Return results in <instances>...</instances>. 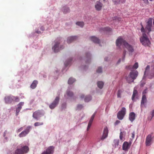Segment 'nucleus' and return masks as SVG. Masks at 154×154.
I'll use <instances>...</instances> for the list:
<instances>
[{"instance_id": "nucleus-41", "label": "nucleus", "mask_w": 154, "mask_h": 154, "mask_svg": "<svg viewBox=\"0 0 154 154\" xmlns=\"http://www.w3.org/2000/svg\"><path fill=\"white\" fill-rule=\"evenodd\" d=\"M52 22V20L51 18L49 19L47 21V23L48 25L51 24Z\"/></svg>"}, {"instance_id": "nucleus-28", "label": "nucleus", "mask_w": 154, "mask_h": 154, "mask_svg": "<svg viewBox=\"0 0 154 154\" xmlns=\"http://www.w3.org/2000/svg\"><path fill=\"white\" fill-rule=\"evenodd\" d=\"M146 98L145 95H143L142 100L141 101V104H143L145 103L146 102Z\"/></svg>"}, {"instance_id": "nucleus-49", "label": "nucleus", "mask_w": 154, "mask_h": 154, "mask_svg": "<svg viewBox=\"0 0 154 154\" xmlns=\"http://www.w3.org/2000/svg\"><path fill=\"white\" fill-rule=\"evenodd\" d=\"M23 129V127H21V128H20L19 129L17 130V132H19L20 131H22Z\"/></svg>"}, {"instance_id": "nucleus-55", "label": "nucleus", "mask_w": 154, "mask_h": 154, "mask_svg": "<svg viewBox=\"0 0 154 154\" xmlns=\"http://www.w3.org/2000/svg\"><path fill=\"white\" fill-rule=\"evenodd\" d=\"M35 32L36 33L38 34H39L41 33V32L40 31L38 30H35Z\"/></svg>"}, {"instance_id": "nucleus-48", "label": "nucleus", "mask_w": 154, "mask_h": 154, "mask_svg": "<svg viewBox=\"0 0 154 154\" xmlns=\"http://www.w3.org/2000/svg\"><path fill=\"white\" fill-rule=\"evenodd\" d=\"M151 74L152 77H150L149 76V78L150 79H152L153 77L154 76V72L153 73H151Z\"/></svg>"}, {"instance_id": "nucleus-21", "label": "nucleus", "mask_w": 154, "mask_h": 154, "mask_svg": "<svg viewBox=\"0 0 154 154\" xmlns=\"http://www.w3.org/2000/svg\"><path fill=\"white\" fill-rule=\"evenodd\" d=\"M73 58L70 57L66 60L64 62V64L65 66H69L72 63Z\"/></svg>"}, {"instance_id": "nucleus-51", "label": "nucleus", "mask_w": 154, "mask_h": 154, "mask_svg": "<svg viewBox=\"0 0 154 154\" xmlns=\"http://www.w3.org/2000/svg\"><path fill=\"white\" fill-rule=\"evenodd\" d=\"M150 1H152L153 0H149ZM143 1L145 3H148V0H143Z\"/></svg>"}, {"instance_id": "nucleus-18", "label": "nucleus", "mask_w": 154, "mask_h": 154, "mask_svg": "<svg viewBox=\"0 0 154 154\" xmlns=\"http://www.w3.org/2000/svg\"><path fill=\"white\" fill-rule=\"evenodd\" d=\"M95 114H96L95 112L94 113V114L91 116V118L89 121V123L88 124V127L87 128V131H88L89 130V129H90V127L91 126V124L93 122L94 118L95 117Z\"/></svg>"}, {"instance_id": "nucleus-59", "label": "nucleus", "mask_w": 154, "mask_h": 154, "mask_svg": "<svg viewBox=\"0 0 154 154\" xmlns=\"http://www.w3.org/2000/svg\"><path fill=\"white\" fill-rule=\"evenodd\" d=\"M146 67H150L149 65H147Z\"/></svg>"}, {"instance_id": "nucleus-29", "label": "nucleus", "mask_w": 154, "mask_h": 154, "mask_svg": "<svg viewBox=\"0 0 154 154\" xmlns=\"http://www.w3.org/2000/svg\"><path fill=\"white\" fill-rule=\"evenodd\" d=\"M76 24L79 27L82 28L84 25V23L82 21H78L76 23Z\"/></svg>"}, {"instance_id": "nucleus-22", "label": "nucleus", "mask_w": 154, "mask_h": 154, "mask_svg": "<svg viewBox=\"0 0 154 154\" xmlns=\"http://www.w3.org/2000/svg\"><path fill=\"white\" fill-rule=\"evenodd\" d=\"M90 40L96 44H99L100 42V39L95 36H92L90 37Z\"/></svg>"}, {"instance_id": "nucleus-13", "label": "nucleus", "mask_w": 154, "mask_h": 154, "mask_svg": "<svg viewBox=\"0 0 154 154\" xmlns=\"http://www.w3.org/2000/svg\"><path fill=\"white\" fill-rule=\"evenodd\" d=\"M54 148L53 146H50L47 149L46 151L44 152L41 154H53Z\"/></svg>"}, {"instance_id": "nucleus-10", "label": "nucleus", "mask_w": 154, "mask_h": 154, "mask_svg": "<svg viewBox=\"0 0 154 154\" xmlns=\"http://www.w3.org/2000/svg\"><path fill=\"white\" fill-rule=\"evenodd\" d=\"M59 99L58 97H56L53 102L50 105V108L51 109H54L58 104Z\"/></svg>"}, {"instance_id": "nucleus-1", "label": "nucleus", "mask_w": 154, "mask_h": 154, "mask_svg": "<svg viewBox=\"0 0 154 154\" xmlns=\"http://www.w3.org/2000/svg\"><path fill=\"white\" fill-rule=\"evenodd\" d=\"M140 25L141 26V31L143 34L142 36L140 38V41L143 45L145 46H149L150 44V41L145 34V30L142 23H140Z\"/></svg>"}, {"instance_id": "nucleus-17", "label": "nucleus", "mask_w": 154, "mask_h": 154, "mask_svg": "<svg viewBox=\"0 0 154 154\" xmlns=\"http://www.w3.org/2000/svg\"><path fill=\"white\" fill-rule=\"evenodd\" d=\"M152 140V136L151 135H149L147 136L146 141V144L147 146H148L151 145V143Z\"/></svg>"}, {"instance_id": "nucleus-60", "label": "nucleus", "mask_w": 154, "mask_h": 154, "mask_svg": "<svg viewBox=\"0 0 154 154\" xmlns=\"http://www.w3.org/2000/svg\"><path fill=\"white\" fill-rule=\"evenodd\" d=\"M153 25L154 26V19L153 21Z\"/></svg>"}, {"instance_id": "nucleus-2", "label": "nucleus", "mask_w": 154, "mask_h": 154, "mask_svg": "<svg viewBox=\"0 0 154 154\" xmlns=\"http://www.w3.org/2000/svg\"><path fill=\"white\" fill-rule=\"evenodd\" d=\"M138 72L135 69L131 70L126 78V81L129 83L134 82V80L137 77Z\"/></svg>"}, {"instance_id": "nucleus-15", "label": "nucleus", "mask_w": 154, "mask_h": 154, "mask_svg": "<svg viewBox=\"0 0 154 154\" xmlns=\"http://www.w3.org/2000/svg\"><path fill=\"white\" fill-rule=\"evenodd\" d=\"M131 146V144L126 141L122 145V149L125 151H128Z\"/></svg>"}, {"instance_id": "nucleus-62", "label": "nucleus", "mask_w": 154, "mask_h": 154, "mask_svg": "<svg viewBox=\"0 0 154 154\" xmlns=\"http://www.w3.org/2000/svg\"><path fill=\"white\" fill-rule=\"evenodd\" d=\"M84 67L85 68V67H86V66H85Z\"/></svg>"}, {"instance_id": "nucleus-24", "label": "nucleus", "mask_w": 154, "mask_h": 154, "mask_svg": "<svg viewBox=\"0 0 154 154\" xmlns=\"http://www.w3.org/2000/svg\"><path fill=\"white\" fill-rule=\"evenodd\" d=\"M86 63L88 64L91 61V55L90 53H86Z\"/></svg>"}, {"instance_id": "nucleus-26", "label": "nucleus", "mask_w": 154, "mask_h": 154, "mask_svg": "<svg viewBox=\"0 0 154 154\" xmlns=\"http://www.w3.org/2000/svg\"><path fill=\"white\" fill-rule=\"evenodd\" d=\"M62 11L64 14H66L69 12L70 9L68 7L64 6L63 8Z\"/></svg>"}, {"instance_id": "nucleus-38", "label": "nucleus", "mask_w": 154, "mask_h": 154, "mask_svg": "<svg viewBox=\"0 0 154 154\" xmlns=\"http://www.w3.org/2000/svg\"><path fill=\"white\" fill-rule=\"evenodd\" d=\"M145 81L144 80L143 78L142 80L141 81L140 86L141 87H143L145 85Z\"/></svg>"}, {"instance_id": "nucleus-45", "label": "nucleus", "mask_w": 154, "mask_h": 154, "mask_svg": "<svg viewBox=\"0 0 154 154\" xmlns=\"http://www.w3.org/2000/svg\"><path fill=\"white\" fill-rule=\"evenodd\" d=\"M97 73H100L102 72V68H98L97 70Z\"/></svg>"}, {"instance_id": "nucleus-57", "label": "nucleus", "mask_w": 154, "mask_h": 154, "mask_svg": "<svg viewBox=\"0 0 154 154\" xmlns=\"http://www.w3.org/2000/svg\"><path fill=\"white\" fill-rule=\"evenodd\" d=\"M134 136H135V134H134V132H133L132 133V137L133 138H134Z\"/></svg>"}, {"instance_id": "nucleus-54", "label": "nucleus", "mask_w": 154, "mask_h": 154, "mask_svg": "<svg viewBox=\"0 0 154 154\" xmlns=\"http://www.w3.org/2000/svg\"><path fill=\"white\" fill-rule=\"evenodd\" d=\"M45 28L43 26H42L40 27V29L42 31H44L45 30Z\"/></svg>"}, {"instance_id": "nucleus-34", "label": "nucleus", "mask_w": 154, "mask_h": 154, "mask_svg": "<svg viewBox=\"0 0 154 154\" xmlns=\"http://www.w3.org/2000/svg\"><path fill=\"white\" fill-rule=\"evenodd\" d=\"M102 30L104 31H111V29L109 27H106L101 28L100 29V31Z\"/></svg>"}, {"instance_id": "nucleus-4", "label": "nucleus", "mask_w": 154, "mask_h": 154, "mask_svg": "<svg viewBox=\"0 0 154 154\" xmlns=\"http://www.w3.org/2000/svg\"><path fill=\"white\" fill-rule=\"evenodd\" d=\"M4 99L5 103H11L13 101L17 102L19 100L18 97H14L12 95L6 96Z\"/></svg>"}, {"instance_id": "nucleus-50", "label": "nucleus", "mask_w": 154, "mask_h": 154, "mask_svg": "<svg viewBox=\"0 0 154 154\" xmlns=\"http://www.w3.org/2000/svg\"><path fill=\"white\" fill-rule=\"evenodd\" d=\"M120 122L119 120H117L115 122V125H117L120 123Z\"/></svg>"}, {"instance_id": "nucleus-27", "label": "nucleus", "mask_w": 154, "mask_h": 154, "mask_svg": "<svg viewBox=\"0 0 154 154\" xmlns=\"http://www.w3.org/2000/svg\"><path fill=\"white\" fill-rule=\"evenodd\" d=\"M38 83V82L37 81L34 80L31 85V88L33 89L35 88L36 87Z\"/></svg>"}, {"instance_id": "nucleus-7", "label": "nucleus", "mask_w": 154, "mask_h": 154, "mask_svg": "<svg viewBox=\"0 0 154 154\" xmlns=\"http://www.w3.org/2000/svg\"><path fill=\"white\" fill-rule=\"evenodd\" d=\"M44 115V113L43 111L38 110L35 112L33 114L32 116L34 118L38 120V118Z\"/></svg>"}, {"instance_id": "nucleus-33", "label": "nucleus", "mask_w": 154, "mask_h": 154, "mask_svg": "<svg viewBox=\"0 0 154 154\" xmlns=\"http://www.w3.org/2000/svg\"><path fill=\"white\" fill-rule=\"evenodd\" d=\"M91 97L90 96H86L85 98V102H88L91 100Z\"/></svg>"}, {"instance_id": "nucleus-36", "label": "nucleus", "mask_w": 154, "mask_h": 154, "mask_svg": "<svg viewBox=\"0 0 154 154\" xmlns=\"http://www.w3.org/2000/svg\"><path fill=\"white\" fill-rule=\"evenodd\" d=\"M122 92V91L121 90H119L117 92V96L118 97L120 98L121 97V94Z\"/></svg>"}, {"instance_id": "nucleus-35", "label": "nucleus", "mask_w": 154, "mask_h": 154, "mask_svg": "<svg viewBox=\"0 0 154 154\" xmlns=\"http://www.w3.org/2000/svg\"><path fill=\"white\" fill-rule=\"evenodd\" d=\"M43 124V123L42 122H36L34 123V125L36 127L42 125Z\"/></svg>"}, {"instance_id": "nucleus-5", "label": "nucleus", "mask_w": 154, "mask_h": 154, "mask_svg": "<svg viewBox=\"0 0 154 154\" xmlns=\"http://www.w3.org/2000/svg\"><path fill=\"white\" fill-rule=\"evenodd\" d=\"M64 48L63 45H60L59 42H56L52 48V49L54 52H57Z\"/></svg>"}, {"instance_id": "nucleus-58", "label": "nucleus", "mask_w": 154, "mask_h": 154, "mask_svg": "<svg viewBox=\"0 0 154 154\" xmlns=\"http://www.w3.org/2000/svg\"><path fill=\"white\" fill-rule=\"evenodd\" d=\"M121 59H120L118 61L117 63H118V64L119 63H120V62H121Z\"/></svg>"}, {"instance_id": "nucleus-44", "label": "nucleus", "mask_w": 154, "mask_h": 154, "mask_svg": "<svg viewBox=\"0 0 154 154\" xmlns=\"http://www.w3.org/2000/svg\"><path fill=\"white\" fill-rule=\"evenodd\" d=\"M149 68H146V69H145V72H144V75H146V74H147V72L149 70Z\"/></svg>"}, {"instance_id": "nucleus-46", "label": "nucleus", "mask_w": 154, "mask_h": 154, "mask_svg": "<svg viewBox=\"0 0 154 154\" xmlns=\"http://www.w3.org/2000/svg\"><path fill=\"white\" fill-rule=\"evenodd\" d=\"M147 88H146L143 91V95H145V94L147 93Z\"/></svg>"}, {"instance_id": "nucleus-32", "label": "nucleus", "mask_w": 154, "mask_h": 154, "mask_svg": "<svg viewBox=\"0 0 154 154\" xmlns=\"http://www.w3.org/2000/svg\"><path fill=\"white\" fill-rule=\"evenodd\" d=\"M137 94V91L136 90H134L132 96V100H134L135 96Z\"/></svg>"}, {"instance_id": "nucleus-9", "label": "nucleus", "mask_w": 154, "mask_h": 154, "mask_svg": "<svg viewBox=\"0 0 154 154\" xmlns=\"http://www.w3.org/2000/svg\"><path fill=\"white\" fill-rule=\"evenodd\" d=\"M152 19L150 18L148 19L147 22V25L146 27V29H145V32L146 30H148V34L151 31V27L152 26Z\"/></svg>"}, {"instance_id": "nucleus-61", "label": "nucleus", "mask_w": 154, "mask_h": 154, "mask_svg": "<svg viewBox=\"0 0 154 154\" xmlns=\"http://www.w3.org/2000/svg\"><path fill=\"white\" fill-rule=\"evenodd\" d=\"M103 1L105 2L106 1V0H103Z\"/></svg>"}, {"instance_id": "nucleus-6", "label": "nucleus", "mask_w": 154, "mask_h": 154, "mask_svg": "<svg viewBox=\"0 0 154 154\" xmlns=\"http://www.w3.org/2000/svg\"><path fill=\"white\" fill-rule=\"evenodd\" d=\"M126 112V110L125 108L123 107L122 108L121 110L119 111L117 115L118 119L120 120L123 118Z\"/></svg>"}, {"instance_id": "nucleus-56", "label": "nucleus", "mask_w": 154, "mask_h": 154, "mask_svg": "<svg viewBox=\"0 0 154 154\" xmlns=\"http://www.w3.org/2000/svg\"><path fill=\"white\" fill-rule=\"evenodd\" d=\"M84 94H82L80 96V98L81 99H82L84 98Z\"/></svg>"}, {"instance_id": "nucleus-23", "label": "nucleus", "mask_w": 154, "mask_h": 154, "mask_svg": "<svg viewBox=\"0 0 154 154\" xmlns=\"http://www.w3.org/2000/svg\"><path fill=\"white\" fill-rule=\"evenodd\" d=\"M136 115L135 113L133 112H130L129 114V120L132 122L135 119Z\"/></svg>"}, {"instance_id": "nucleus-19", "label": "nucleus", "mask_w": 154, "mask_h": 154, "mask_svg": "<svg viewBox=\"0 0 154 154\" xmlns=\"http://www.w3.org/2000/svg\"><path fill=\"white\" fill-rule=\"evenodd\" d=\"M24 103L23 102H20L18 104V107L17 108L16 110V116L18 115L19 113L22 108V106L23 105Z\"/></svg>"}, {"instance_id": "nucleus-11", "label": "nucleus", "mask_w": 154, "mask_h": 154, "mask_svg": "<svg viewBox=\"0 0 154 154\" xmlns=\"http://www.w3.org/2000/svg\"><path fill=\"white\" fill-rule=\"evenodd\" d=\"M103 6L102 3L100 1H97L94 5V8L96 10L100 11L102 9Z\"/></svg>"}, {"instance_id": "nucleus-25", "label": "nucleus", "mask_w": 154, "mask_h": 154, "mask_svg": "<svg viewBox=\"0 0 154 154\" xmlns=\"http://www.w3.org/2000/svg\"><path fill=\"white\" fill-rule=\"evenodd\" d=\"M126 0H112L115 5L119 4L120 2L122 3H124Z\"/></svg>"}, {"instance_id": "nucleus-37", "label": "nucleus", "mask_w": 154, "mask_h": 154, "mask_svg": "<svg viewBox=\"0 0 154 154\" xmlns=\"http://www.w3.org/2000/svg\"><path fill=\"white\" fill-rule=\"evenodd\" d=\"M67 95L69 97H71L73 95V93L72 92L67 91L66 92Z\"/></svg>"}, {"instance_id": "nucleus-47", "label": "nucleus", "mask_w": 154, "mask_h": 154, "mask_svg": "<svg viewBox=\"0 0 154 154\" xmlns=\"http://www.w3.org/2000/svg\"><path fill=\"white\" fill-rule=\"evenodd\" d=\"M151 115H152V117H151L150 120H151L152 119V118L153 116H154V109L152 111Z\"/></svg>"}, {"instance_id": "nucleus-31", "label": "nucleus", "mask_w": 154, "mask_h": 154, "mask_svg": "<svg viewBox=\"0 0 154 154\" xmlns=\"http://www.w3.org/2000/svg\"><path fill=\"white\" fill-rule=\"evenodd\" d=\"M76 81L75 79L71 77L69 78L68 81V83L69 84H72Z\"/></svg>"}, {"instance_id": "nucleus-39", "label": "nucleus", "mask_w": 154, "mask_h": 154, "mask_svg": "<svg viewBox=\"0 0 154 154\" xmlns=\"http://www.w3.org/2000/svg\"><path fill=\"white\" fill-rule=\"evenodd\" d=\"M126 53V51H125L123 53V57H122V60L123 61H124L125 60Z\"/></svg>"}, {"instance_id": "nucleus-30", "label": "nucleus", "mask_w": 154, "mask_h": 154, "mask_svg": "<svg viewBox=\"0 0 154 154\" xmlns=\"http://www.w3.org/2000/svg\"><path fill=\"white\" fill-rule=\"evenodd\" d=\"M103 85L104 83L102 81H99L97 82V85L98 87L100 89L103 88Z\"/></svg>"}, {"instance_id": "nucleus-14", "label": "nucleus", "mask_w": 154, "mask_h": 154, "mask_svg": "<svg viewBox=\"0 0 154 154\" xmlns=\"http://www.w3.org/2000/svg\"><path fill=\"white\" fill-rule=\"evenodd\" d=\"M124 46L128 50L129 52V54L131 55L132 53L134 51V49L133 47L129 44L127 42L125 44Z\"/></svg>"}, {"instance_id": "nucleus-16", "label": "nucleus", "mask_w": 154, "mask_h": 154, "mask_svg": "<svg viewBox=\"0 0 154 154\" xmlns=\"http://www.w3.org/2000/svg\"><path fill=\"white\" fill-rule=\"evenodd\" d=\"M108 128L107 127H105L104 129L103 134L102 137L101 138V140H103L106 138L108 136Z\"/></svg>"}, {"instance_id": "nucleus-53", "label": "nucleus", "mask_w": 154, "mask_h": 154, "mask_svg": "<svg viewBox=\"0 0 154 154\" xmlns=\"http://www.w3.org/2000/svg\"><path fill=\"white\" fill-rule=\"evenodd\" d=\"M109 59V57H106L104 58V60L105 61H108Z\"/></svg>"}, {"instance_id": "nucleus-12", "label": "nucleus", "mask_w": 154, "mask_h": 154, "mask_svg": "<svg viewBox=\"0 0 154 154\" xmlns=\"http://www.w3.org/2000/svg\"><path fill=\"white\" fill-rule=\"evenodd\" d=\"M31 128V126L28 127L26 130L22 131L19 135V136L20 137H22L25 136L29 132Z\"/></svg>"}, {"instance_id": "nucleus-40", "label": "nucleus", "mask_w": 154, "mask_h": 154, "mask_svg": "<svg viewBox=\"0 0 154 154\" xmlns=\"http://www.w3.org/2000/svg\"><path fill=\"white\" fill-rule=\"evenodd\" d=\"M114 142L115 143V146H116V145L118 146L119 145V140H115L114 141Z\"/></svg>"}, {"instance_id": "nucleus-20", "label": "nucleus", "mask_w": 154, "mask_h": 154, "mask_svg": "<svg viewBox=\"0 0 154 154\" xmlns=\"http://www.w3.org/2000/svg\"><path fill=\"white\" fill-rule=\"evenodd\" d=\"M77 38L76 36H72L69 37L67 39V42L68 44H70L75 40Z\"/></svg>"}, {"instance_id": "nucleus-8", "label": "nucleus", "mask_w": 154, "mask_h": 154, "mask_svg": "<svg viewBox=\"0 0 154 154\" xmlns=\"http://www.w3.org/2000/svg\"><path fill=\"white\" fill-rule=\"evenodd\" d=\"M126 42L121 37H119L116 40V44L117 47L119 48L122 45H123L124 46Z\"/></svg>"}, {"instance_id": "nucleus-42", "label": "nucleus", "mask_w": 154, "mask_h": 154, "mask_svg": "<svg viewBox=\"0 0 154 154\" xmlns=\"http://www.w3.org/2000/svg\"><path fill=\"white\" fill-rule=\"evenodd\" d=\"M123 134L122 132H121L120 133L119 138L120 140H122L123 139Z\"/></svg>"}, {"instance_id": "nucleus-43", "label": "nucleus", "mask_w": 154, "mask_h": 154, "mask_svg": "<svg viewBox=\"0 0 154 154\" xmlns=\"http://www.w3.org/2000/svg\"><path fill=\"white\" fill-rule=\"evenodd\" d=\"M138 67V64L137 62L135 63L134 65L132 67Z\"/></svg>"}, {"instance_id": "nucleus-3", "label": "nucleus", "mask_w": 154, "mask_h": 154, "mask_svg": "<svg viewBox=\"0 0 154 154\" xmlns=\"http://www.w3.org/2000/svg\"><path fill=\"white\" fill-rule=\"evenodd\" d=\"M19 147H21V148H17L15 151V154H25L29 151V148L26 146H22V144H20Z\"/></svg>"}, {"instance_id": "nucleus-52", "label": "nucleus", "mask_w": 154, "mask_h": 154, "mask_svg": "<svg viewBox=\"0 0 154 154\" xmlns=\"http://www.w3.org/2000/svg\"><path fill=\"white\" fill-rule=\"evenodd\" d=\"M82 107V105H79L77 106V108L79 109H81Z\"/></svg>"}]
</instances>
